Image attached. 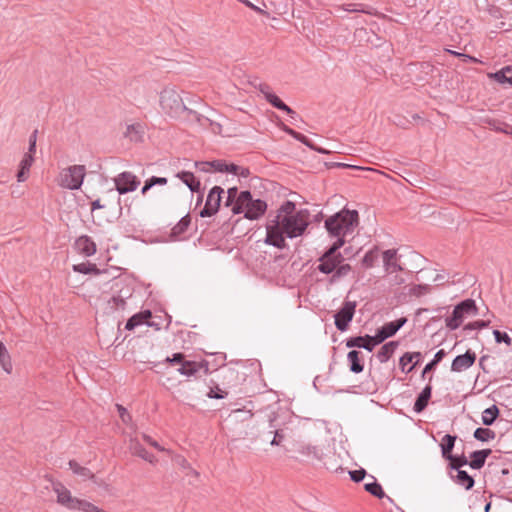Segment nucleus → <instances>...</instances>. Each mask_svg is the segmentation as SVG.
I'll return each mask as SVG.
<instances>
[{"label":"nucleus","instance_id":"nucleus-9","mask_svg":"<svg viewBox=\"0 0 512 512\" xmlns=\"http://www.w3.org/2000/svg\"><path fill=\"white\" fill-rule=\"evenodd\" d=\"M116 190L119 194H126L135 191L140 185V180L132 172H122L114 179Z\"/></svg>","mask_w":512,"mask_h":512},{"label":"nucleus","instance_id":"nucleus-20","mask_svg":"<svg viewBox=\"0 0 512 512\" xmlns=\"http://www.w3.org/2000/svg\"><path fill=\"white\" fill-rule=\"evenodd\" d=\"M177 177L181 179L192 192H198L200 190V181L196 179L192 172L182 171L177 174Z\"/></svg>","mask_w":512,"mask_h":512},{"label":"nucleus","instance_id":"nucleus-53","mask_svg":"<svg viewBox=\"0 0 512 512\" xmlns=\"http://www.w3.org/2000/svg\"><path fill=\"white\" fill-rule=\"evenodd\" d=\"M109 304L112 308L115 309H124L125 306V300L121 296H113L111 300L109 301Z\"/></svg>","mask_w":512,"mask_h":512},{"label":"nucleus","instance_id":"nucleus-39","mask_svg":"<svg viewBox=\"0 0 512 512\" xmlns=\"http://www.w3.org/2000/svg\"><path fill=\"white\" fill-rule=\"evenodd\" d=\"M73 270L75 272H79L82 274H90V273L98 274L99 273V270L97 269L96 265L91 264V263L76 264L73 266Z\"/></svg>","mask_w":512,"mask_h":512},{"label":"nucleus","instance_id":"nucleus-25","mask_svg":"<svg viewBox=\"0 0 512 512\" xmlns=\"http://www.w3.org/2000/svg\"><path fill=\"white\" fill-rule=\"evenodd\" d=\"M347 360L349 362L351 372L358 374L363 371L364 365L360 359V352L356 350L350 351L347 355Z\"/></svg>","mask_w":512,"mask_h":512},{"label":"nucleus","instance_id":"nucleus-10","mask_svg":"<svg viewBox=\"0 0 512 512\" xmlns=\"http://www.w3.org/2000/svg\"><path fill=\"white\" fill-rule=\"evenodd\" d=\"M224 190L220 186H214L208 193L204 208L200 212L201 217H210L217 213L222 200Z\"/></svg>","mask_w":512,"mask_h":512},{"label":"nucleus","instance_id":"nucleus-60","mask_svg":"<svg viewBox=\"0 0 512 512\" xmlns=\"http://www.w3.org/2000/svg\"><path fill=\"white\" fill-rule=\"evenodd\" d=\"M143 439L149 444L151 445L152 447L156 448L157 450L159 451H166L164 449V447H162L161 445H159V443L155 440H153L150 436L146 435V434H143Z\"/></svg>","mask_w":512,"mask_h":512},{"label":"nucleus","instance_id":"nucleus-28","mask_svg":"<svg viewBox=\"0 0 512 512\" xmlns=\"http://www.w3.org/2000/svg\"><path fill=\"white\" fill-rule=\"evenodd\" d=\"M202 368V365L195 361H184L177 371L184 376L190 377L197 373Z\"/></svg>","mask_w":512,"mask_h":512},{"label":"nucleus","instance_id":"nucleus-33","mask_svg":"<svg viewBox=\"0 0 512 512\" xmlns=\"http://www.w3.org/2000/svg\"><path fill=\"white\" fill-rule=\"evenodd\" d=\"M491 77H493L499 83H508L512 85V68L510 66H506L500 71L491 74Z\"/></svg>","mask_w":512,"mask_h":512},{"label":"nucleus","instance_id":"nucleus-57","mask_svg":"<svg viewBox=\"0 0 512 512\" xmlns=\"http://www.w3.org/2000/svg\"><path fill=\"white\" fill-rule=\"evenodd\" d=\"M488 325H489V321L479 320V321H475V322L467 324L465 329H469V330L482 329V328L487 327Z\"/></svg>","mask_w":512,"mask_h":512},{"label":"nucleus","instance_id":"nucleus-34","mask_svg":"<svg viewBox=\"0 0 512 512\" xmlns=\"http://www.w3.org/2000/svg\"><path fill=\"white\" fill-rule=\"evenodd\" d=\"M456 481L459 485L463 486L466 490H470L474 486V479L464 470H458Z\"/></svg>","mask_w":512,"mask_h":512},{"label":"nucleus","instance_id":"nucleus-5","mask_svg":"<svg viewBox=\"0 0 512 512\" xmlns=\"http://www.w3.org/2000/svg\"><path fill=\"white\" fill-rule=\"evenodd\" d=\"M85 175L86 168L84 165H72L60 172L58 184L65 189L77 190L81 187Z\"/></svg>","mask_w":512,"mask_h":512},{"label":"nucleus","instance_id":"nucleus-29","mask_svg":"<svg viewBox=\"0 0 512 512\" xmlns=\"http://www.w3.org/2000/svg\"><path fill=\"white\" fill-rule=\"evenodd\" d=\"M265 99L275 108L286 112L289 115H294L295 112L286 105L278 96H276L272 91L267 93Z\"/></svg>","mask_w":512,"mask_h":512},{"label":"nucleus","instance_id":"nucleus-12","mask_svg":"<svg viewBox=\"0 0 512 512\" xmlns=\"http://www.w3.org/2000/svg\"><path fill=\"white\" fill-rule=\"evenodd\" d=\"M52 490L57 495V503L72 510H76L79 499L73 497L71 492L60 482H52Z\"/></svg>","mask_w":512,"mask_h":512},{"label":"nucleus","instance_id":"nucleus-37","mask_svg":"<svg viewBox=\"0 0 512 512\" xmlns=\"http://www.w3.org/2000/svg\"><path fill=\"white\" fill-rule=\"evenodd\" d=\"M283 130L296 140L308 146L309 148H314V144L303 134L296 132L295 130L289 128L288 126H283Z\"/></svg>","mask_w":512,"mask_h":512},{"label":"nucleus","instance_id":"nucleus-40","mask_svg":"<svg viewBox=\"0 0 512 512\" xmlns=\"http://www.w3.org/2000/svg\"><path fill=\"white\" fill-rule=\"evenodd\" d=\"M378 258V248L375 247L374 249L369 250L365 256L362 259V264L366 268H371L374 266L376 260Z\"/></svg>","mask_w":512,"mask_h":512},{"label":"nucleus","instance_id":"nucleus-47","mask_svg":"<svg viewBox=\"0 0 512 512\" xmlns=\"http://www.w3.org/2000/svg\"><path fill=\"white\" fill-rule=\"evenodd\" d=\"M449 460L451 461V464H450L451 468L456 469L457 471L460 470V467L469 465V462L464 455H462V456H453L452 455V459H449Z\"/></svg>","mask_w":512,"mask_h":512},{"label":"nucleus","instance_id":"nucleus-49","mask_svg":"<svg viewBox=\"0 0 512 512\" xmlns=\"http://www.w3.org/2000/svg\"><path fill=\"white\" fill-rule=\"evenodd\" d=\"M116 408L119 412V416L122 420V422L126 425H130L132 426V417L131 415L127 412L126 408H124L122 405L120 404H116Z\"/></svg>","mask_w":512,"mask_h":512},{"label":"nucleus","instance_id":"nucleus-24","mask_svg":"<svg viewBox=\"0 0 512 512\" xmlns=\"http://www.w3.org/2000/svg\"><path fill=\"white\" fill-rule=\"evenodd\" d=\"M68 464L74 474L82 477L84 480L92 479L96 484H99L97 479L95 478V475L88 468L81 466L74 460H70Z\"/></svg>","mask_w":512,"mask_h":512},{"label":"nucleus","instance_id":"nucleus-43","mask_svg":"<svg viewBox=\"0 0 512 512\" xmlns=\"http://www.w3.org/2000/svg\"><path fill=\"white\" fill-rule=\"evenodd\" d=\"M430 292V286L428 284L414 285L409 289V294L415 297L423 296Z\"/></svg>","mask_w":512,"mask_h":512},{"label":"nucleus","instance_id":"nucleus-31","mask_svg":"<svg viewBox=\"0 0 512 512\" xmlns=\"http://www.w3.org/2000/svg\"><path fill=\"white\" fill-rule=\"evenodd\" d=\"M397 347V342L391 341L384 344L377 353V358L380 362H386L394 353Z\"/></svg>","mask_w":512,"mask_h":512},{"label":"nucleus","instance_id":"nucleus-51","mask_svg":"<svg viewBox=\"0 0 512 512\" xmlns=\"http://www.w3.org/2000/svg\"><path fill=\"white\" fill-rule=\"evenodd\" d=\"M34 162V155L31 153H25L23 159L20 162L19 167L30 171V168Z\"/></svg>","mask_w":512,"mask_h":512},{"label":"nucleus","instance_id":"nucleus-15","mask_svg":"<svg viewBox=\"0 0 512 512\" xmlns=\"http://www.w3.org/2000/svg\"><path fill=\"white\" fill-rule=\"evenodd\" d=\"M422 355L420 352H407L400 358V366L403 372L409 373L419 363Z\"/></svg>","mask_w":512,"mask_h":512},{"label":"nucleus","instance_id":"nucleus-19","mask_svg":"<svg viewBox=\"0 0 512 512\" xmlns=\"http://www.w3.org/2000/svg\"><path fill=\"white\" fill-rule=\"evenodd\" d=\"M491 454V449H483L474 451L471 454V461L469 466L473 469H481L486 461V458Z\"/></svg>","mask_w":512,"mask_h":512},{"label":"nucleus","instance_id":"nucleus-48","mask_svg":"<svg viewBox=\"0 0 512 512\" xmlns=\"http://www.w3.org/2000/svg\"><path fill=\"white\" fill-rule=\"evenodd\" d=\"M493 335H494L495 341L497 343L504 342L507 346H511L512 340H511V338L509 337V335L507 333L501 332L499 330H494L493 331Z\"/></svg>","mask_w":512,"mask_h":512},{"label":"nucleus","instance_id":"nucleus-4","mask_svg":"<svg viewBox=\"0 0 512 512\" xmlns=\"http://www.w3.org/2000/svg\"><path fill=\"white\" fill-rule=\"evenodd\" d=\"M159 104L162 112L171 118H178L188 110L180 93L173 86H167L160 92Z\"/></svg>","mask_w":512,"mask_h":512},{"label":"nucleus","instance_id":"nucleus-54","mask_svg":"<svg viewBox=\"0 0 512 512\" xmlns=\"http://www.w3.org/2000/svg\"><path fill=\"white\" fill-rule=\"evenodd\" d=\"M349 475L354 482L358 483L364 479L366 476V471L364 469L353 470L349 472Z\"/></svg>","mask_w":512,"mask_h":512},{"label":"nucleus","instance_id":"nucleus-38","mask_svg":"<svg viewBox=\"0 0 512 512\" xmlns=\"http://www.w3.org/2000/svg\"><path fill=\"white\" fill-rule=\"evenodd\" d=\"M364 488L367 492H369L370 494H372L373 496H375L379 499H382L385 497V493H384L381 485L379 483H377L376 481H374L372 483H366Z\"/></svg>","mask_w":512,"mask_h":512},{"label":"nucleus","instance_id":"nucleus-50","mask_svg":"<svg viewBox=\"0 0 512 512\" xmlns=\"http://www.w3.org/2000/svg\"><path fill=\"white\" fill-rule=\"evenodd\" d=\"M212 172H224L227 169V163L222 160L208 161Z\"/></svg>","mask_w":512,"mask_h":512},{"label":"nucleus","instance_id":"nucleus-30","mask_svg":"<svg viewBox=\"0 0 512 512\" xmlns=\"http://www.w3.org/2000/svg\"><path fill=\"white\" fill-rule=\"evenodd\" d=\"M143 127L140 124H130L127 125L126 131L124 132V136L129 138L133 142H138L142 139L143 136Z\"/></svg>","mask_w":512,"mask_h":512},{"label":"nucleus","instance_id":"nucleus-18","mask_svg":"<svg viewBox=\"0 0 512 512\" xmlns=\"http://www.w3.org/2000/svg\"><path fill=\"white\" fill-rule=\"evenodd\" d=\"M130 450L132 454L142 458L149 463H155L157 461L156 457L146 451V449L136 440H130Z\"/></svg>","mask_w":512,"mask_h":512},{"label":"nucleus","instance_id":"nucleus-63","mask_svg":"<svg viewBox=\"0 0 512 512\" xmlns=\"http://www.w3.org/2000/svg\"><path fill=\"white\" fill-rule=\"evenodd\" d=\"M256 87L264 95V97H266L267 93L271 92L270 87L265 83H259Z\"/></svg>","mask_w":512,"mask_h":512},{"label":"nucleus","instance_id":"nucleus-59","mask_svg":"<svg viewBox=\"0 0 512 512\" xmlns=\"http://www.w3.org/2000/svg\"><path fill=\"white\" fill-rule=\"evenodd\" d=\"M185 356L182 353H175L172 355V357H167L166 362L169 363H176V364H182L185 361Z\"/></svg>","mask_w":512,"mask_h":512},{"label":"nucleus","instance_id":"nucleus-23","mask_svg":"<svg viewBox=\"0 0 512 512\" xmlns=\"http://www.w3.org/2000/svg\"><path fill=\"white\" fill-rule=\"evenodd\" d=\"M346 346L348 348H363L369 352L373 351L371 343L369 341V335L351 337L346 341Z\"/></svg>","mask_w":512,"mask_h":512},{"label":"nucleus","instance_id":"nucleus-41","mask_svg":"<svg viewBox=\"0 0 512 512\" xmlns=\"http://www.w3.org/2000/svg\"><path fill=\"white\" fill-rule=\"evenodd\" d=\"M76 510H82L84 512H106L93 503L81 499H79V503L76 504Z\"/></svg>","mask_w":512,"mask_h":512},{"label":"nucleus","instance_id":"nucleus-8","mask_svg":"<svg viewBox=\"0 0 512 512\" xmlns=\"http://www.w3.org/2000/svg\"><path fill=\"white\" fill-rule=\"evenodd\" d=\"M282 423L279 422V415L275 411H271L268 414V427L269 431L267 433L263 432L261 437L262 439H266L268 435L273 434V438L270 441L272 446L281 445L283 439L285 438V434L283 429L281 428Z\"/></svg>","mask_w":512,"mask_h":512},{"label":"nucleus","instance_id":"nucleus-58","mask_svg":"<svg viewBox=\"0 0 512 512\" xmlns=\"http://www.w3.org/2000/svg\"><path fill=\"white\" fill-rule=\"evenodd\" d=\"M232 415L236 419L242 418L243 420H246V419H251L252 418V414L250 413V411H244V410H240V409L234 410L232 412Z\"/></svg>","mask_w":512,"mask_h":512},{"label":"nucleus","instance_id":"nucleus-45","mask_svg":"<svg viewBox=\"0 0 512 512\" xmlns=\"http://www.w3.org/2000/svg\"><path fill=\"white\" fill-rule=\"evenodd\" d=\"M299 452L304 455V456H307V457H312V458H316L318 459L319 458V450L316 446H312V445H302L299 449Z\"/></svg>","mask_w":512,"mask_h":512},{"label":"nucleus","instance_id":"nucleus-22","mask_svg":"<svg viewBox=\"0 0 512 512\" xmlns=\"http://www.w3.org/2000/svg\"><path fill=\"white\" fill-rule=\"evenodd\" d=\"M151 317V312L149 310L137 313L128 319L125 325L126 330H132L136 326L147 323V320Z\"/></svg>","mask_w":512,"mask_h":512},{"label":"nucleus","instance_id":"nucleus-42","mask_svg":"<svg viewBox=\"0 0 512 512\" xmlns=\"http://www.w3.org/2000/svg\"><path fill=\"white\" fill-rule=\"evenodd\" d=\"M0 365L7 374L12 373L13 365L8 350L0 354Z\"/></svg>","mask_w":512,"mask_h":512},{"label":"nucleus","instance_id":"nucleus-17","mask_svg":"<svg viewBox=\"0 0 512 512\" xmlns=\"http://www.w3.org/2000/svg\"><path fill=\"white\" fill-rule=\"evenodd\" d=\"M335 10H336V12L344 11V12H360V13H365V14H369V15L376 14V10L374 8H372L366 4H362V3L344 4V5L336 7Z\"/></svg>","mask_w":512,"mask_h":512},{"label":"nucleus","instance_id":"nucleus-32","mask_svg":"<svg viewBox=\"0 0 512 512\" xmlns=\"http://www.w3.org/2000/svg\"><path fill=\"white\" fill-rule=\"evenodd\" d=\"M499 415V409L496 405L485 409L482 413V423L486 426H491Z\"/></svg>","mask_w":512,"mask_h":512},{"label":"nucleus","instance_id":"nucleus-35","mask_svg":"<svg viewBox=\"0 0 512 512\" xmlns=\"http://www.w3.org/2000/svg\"><path fill=\"white\" fill-rule=\"evenodd\" d=\"M473 436L475 439H477L479 441L487 442L489 440H493L496 436V433L489 428H481L480 427L474 431Z\"/></svg>","mask_w":512,"mask_h":512},{"label":"nucleus","instance_id":"nucleus-44","mask_svg":"<svg viewBox=\"0 0 512 512\" xmlns=\"http://www.w3.org/2000/svg\"><path fill=\"white\" fill-rule=\"evenodd\" d=\"M488 124L495 131H500L506 134L512 133V127L506 123H502L497 120H490Z\"/></svg>","mask_w":512,"mask_h":512},{"label":"nucleus","instance_id":"nucleus-52","mask_svg":"<svg viewBox=\"0 0 512 512\" xmlns=\"http://www.w3.org/2000/svg\"><path fill=\"white\" fill-rule=\"evenodd\" d=\"M385 339H387V337H384V334L380 329L374 336L369 335V341L371 343L372 349H374L376 345L382 343Z\"/></svg>","mask_w":512,"mask_h":512},{"label":"nucleus","instance_id":"nucleus-36","mask_svg":"<svg viewBox=\"0 0 512 512\" xmlns=\"http://www.w3.org/2000/svg\"><path fill=\"white\" fill-rule=\"evenodd\" d=\"M190 222L191 219L189 215L182 217L180 221L172 228V235L178 236L184 233L188 229Z\"/></svg>","mask_w":512,"mask_h":512},{"label":"nucleus","instance_id":"nucleus-11","mask_svg":"<svg viewBox=\"0 0 512 512\" xmlns=\"http://www.w3.org/2000/svg\"><path fill=\"white\" fill-rule=\"evenodd\" d=\"M356 302L345 301L342 308L335 314V326L340 331H346L352 321Z\"/></svg>","mask_w":512,"mask_h":512},{"label":"nucleus","instance_id":"nucleus-64","mask_svg":"<svg viewBox=\"0 0 512 512\" xmlns=\"http://www.w3.org/2000/svg\"><path fill=\"white\" fill-rule=\"evenodd\" d=\"M445 355H446V352L443 349H441L436 352L432 361L435 362V364L437 365L440 361H442V359L445 357Z\"/></svg>","mask_w":512,"mask_h":512},{"label":"nucleus","instance_id":"nucleus-7","mask_svg":"<svg viewBox=\"0 0 512 512\" xmlns=\"http://www.w3.org/2000/svg\"><path fill=\"white\" fill-rule=\"evenodd\" d=\"M465 314H477V307L473 299H466L454 307L452 316L446 318V326L456 330L462 323Z\"/></svg>","mask_w":512,"mask_h":512},{"label":"nucleus","instance_id":"nucleus-21","mask_svg":"<svg viewBox=\"0 0 512 512\" xmlns=\"http://www.w3.org/2000/svg\"><path fill=\"white\" fill-rule=\"evenodd\" d=\"M431 390V386L427 385L418 395L413 407L415 412L420 413L426 408L431 397Z\"/></svg>","mask_w":512,"mask_h":512},{"label":"nucleus","instance_id":"nucleus-16","mask_svg":"<svg viewBox=\"0 0 512 512\" xmlns=\"http://www.w3.org/2000/svg\"><path fill=\"white\" fill-rule=\"evenodd\" d=\"M80 253L85 256H92L96 253L95 242L87 235L80 236L75 243Z\"/></svg>","mask_w":512,"mask_h":512},{"label":"nucleus","instance_id":"nucleus-61","mask_svg":"<svg viewBox=\"0 0 512 512\" xmlns=\"http://www.w3.org/2000/svg\"><path fill=\"white\" fill-rule=\"evenodd\" d=\"M178 463H179L183 468H188V469H189V471H190V473H191L192 475H194L195 477H198V476H199L198 472H197V471H195L194 469H192V468L190 467V465H189V463L187 462V460H186V459H184V458H180V460L178 461Z\"/></svg>","mask_w":512,"mask_h":512},{"label":"nucleus","instance_id":"nucleus-27","mask_svg":"<svg viewBox=\"0 0 512 512\" xmlns=\"http://www.w3.org/2000/svg\"><path fill=\"white\" fill-rule=\"evenodd\" d=\"M456 436L450 434L445 435L441 441L442 456L445 459H452V450L454 448Z\"/></svg>","mask_w":512,"mask_h":512},{"label":"nucleus","instance_id":"nucleus-14","mask_svg":"<svg viewBox=\"0 0 512 512\" xmlns=\"http://www.w3.org/2000/svg\"><path fill=\"white\" fill-rule=\"evenodd\" d=\"M384 269L387 273L402 271L403 268L398 262L397 250L388 249L382 253Z\"/></svg>","mask_w":512,"mask_h":512},{"label":"nucleus","instance_id":"nucleus-13","mask_svg":"<svg viewBox=\"0 0 512 512\" xmlns=\"http://www.w3.org/2000/svg\"><path fill=\"white\" fill-rule=\"evenodd\" d=\"M476 361V354L467 350L464 354L454 358L451 364V371L462 372L470 368Z\"/></svg>","mask_w":512,"mask_h":512},{"label":"nucleus","instance_id":"nucleus-6","mask_svg":"<svg viewBox=\"0 0 512 512\" xmlns=\"http://www.w3.org/2000/svg\"><path fill=\"white\" fill-rule=\"evenodd\" d=\"M345 244V240H336L319 259L318 270L324 274L333 273L341 263L342 256L337 251Z\"/></svg>","mask_w":512,"mask_h":512},{"label":"nucleus","instance_id":"nucleus-62","mask_svg":"<svg viewBox=\"0 0 512 512\" xmlns=\"http://www.w3.org/2000/svg\"><path fill=\"white\" fill-rule=\"evenodd\" d=\"M29 171L26 169H22L19 167V171L17 173L18 182H24L28 177Z\"/></svg>","mask_w":512,"mask_h":512},{"label":"nucleus","instance_id":"nucleus-55","mask_svg":"<svg viewBox=\"0 0 512 512\" xmlns=\"http://www.w3.org/2000/svg\"><path fill=\"white\" fill-rule=\"evenodd\" d=\"M37 130H34L29 137V148L27 153L35 154L36 152V141H37Z\"/></svg>","mask_w":512,"mask_h":512},{"label":"nucleus","instance_id":"nucleus-2","mask_svg":"<svg viewBox=\"0 0 512 512\" xmlns=\"http://www.w3.org/2000/svg\"><path fill=\"white\" fill-rule=\"evenodd\" d=\"M359 224V214L356 210L342 209L325 220V228L331 237L336 240H345V236L352 234Z\"/></svg>","mask_w":512,"mask_h":512},{"label":"nucleus","instance_id":"nucleus-46","mask_svg":"<svg viewBox=\"0 0 512 512\" xmlns=\"http://www.w3.org/2000/svg\"><path fill=\"white\" fill-rule=\"evenodd\" d=\"M351 270V266L349 264H344L337 266L336 269L333 272L331 281L334 282L338 280L339 278L346 276Z\"/></svg>","mask_w":512,"mask_h":512},{"label":"nucleus","instance_id":"nucleus-1","mask_svg":"<svg viewBox=\"0 0 512 512\" xmlns=\"http://www.w3.org/2000/svg\"><path fill=\"white\" fill-rule=\"evenodd\" d=\"M310 224V212L307 209H296L292 201H285L277 210V215L266 225L265 243L276 248L286 247L285 237L302 236Z\"/></svg>","mask_w":512,"mask_h":512},{"label":"nucleus","instance_id":"nucleus-3","mask_svg":"<svg viewBox=\"0 0 512 512\" xmlns=\"http://www.w3.org/2000/svg\"><path fill=\"white\" fill-rule=\"evenodd\" d=\"M267 204L261 199H253L250 191H242L233 205V214L244 213L249 220L259 219L266 211Z\"/></svg>","mask_w":512,"mask_h":512},{"label":"nucleus","instance_id":"nucleus-26","mask_svg":"<svg viewBox=\"0 0 512 512\" xmlns=\"http://www.w3.org/2000/svg\"><path fill=\"white\" fill-rule=\"evenodd\" d=\"M406 318H400L396 321L388 322L384 324L380 330L384 334V337H391L406 323Z\"/></svg>","mask_w":512,"mask_h":512},{"label":"nucleus","instance_id":"nucleus-56","mask_svg":"<svg viewBox=\"0 0 512 512\" xmlns=\"http://www.w3.org/2000/svg\"><path fill=\"white\" fill-rule=\"evenodd\" d=\"M195 168L200 172L211 173V167L208 161H200L194 163Z\"/></svg>","mask_w":512,"mask_h":512}]
</instances>
